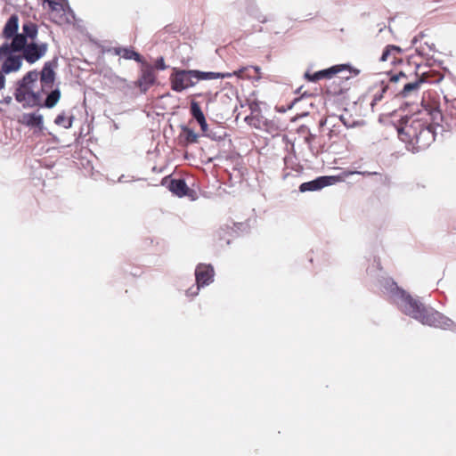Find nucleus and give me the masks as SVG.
<instances>
[{"label": "nucleus", "mask_w": 456, "mask_h": 456, "mask_svg": "<svg viewBox=\"0 0 456 456\" xmlns=\"http://www.w3.org/2000/svg\"><path fill=\"white\" fill-rule=\"evenodd\" d=\"M171 88L182 92L196 84L194 70L174 69L170 76Z\"/></svg>", "instance_id": "9"}, {"label": "nucleus", "mask_w": 456, "mask_h": 456, "mask_svg": "<svg viewBox=\"0 0 456 456\" xmlns=\"http://www.w3.org/2000/svg\"><path fill=\"white\" fill-rule=\"evenodd\" d=\"M354 174H359V172L346 170V171H343L338 175L320 176L313 181L301 183V185L299 186V190L302 192L309 191H319L324 187L333 185L338 183L344 182L346 178H347L348 176H350L351 175H354Z\"/></svg>", "instance_id": "7"}, {"label": "nucleus", "mask_w": 456, "mask_h": 456, "mask_svg": "<svg viewBox=\"0 0 456 456\" xmlns=\"http://www.w3.org/2000/svg\"><path fill=\"white\" fill-rule=\"evenodd\" d=\"M347 71L350 74L349 67L347 65H336L329 69L320 70L311 75L305 74V77L312 82L320 79L328 78L324 86V95L326 100H330L332 97L341 96L349 89L348 79L349 75L337 76L338 73Z\"/></svg>", "instance_id": "5"}, {"label": "nucleus", "mask_w": 456, "mask_h": 456, "mask_svg": "<svg viewBox=\"0 0 456 456\" xmlns=\"http://www.w3.org/2000/svg\"><path fill=\"white\" fill-rule=\"evenodd\" d=\"M314 138H315L314 134H309L305 137V141L306 143H308L310 145L312 143V142L314 140Z\"/></svg>", "instance_id": "27"}, {"label": "nucleus", "mask_w": 456, "mask_h": 456, "mask_svg": "<svg viewBox=\"0 0 456 456\" xmlns=\"http://www.w3.org/2000/svg\"><path fill=\"white\" fill-rule=\"evenodd\" d=\"M12 102V97L8 96L4 99L5 103H10Z\"/></svg>", "instance_id": "30"}, {"label": "nucleus", "mask_w": 456, "mask_h": 456, "mask_svg": "<svg viewBox=\"0 0 456 456\" xmlns=\"http://www.w3.org/2000/svg\"><path fill=\"white\" fill-rule=\"evenodd\" d=\"M12 42L9 45L4 43L0 46V61H2V71L5 74L17 71L22 65V58L20 55H14Z\"/></svg>", "instance_id": "8"}, {"label": "nucleus", "mask_w": 456, "mask_h": 456, "mask_svg": "<svg viewBox=\"0 0 456 456\" xmlns=\"http://www.w3.org/2000/svg\"><path fill=\"white\" fill-rule=\"evenodd\" d=\"M182 134L184 136L187 143H195L198 142L199 135L187 126L182 127Z\"/></svg>", "instance_id": "21"}, {"label": "nucleus", "mask_w": 456, "mask_h": 456, "mask_svg": "<svg viewBox=\"0 0 456 456\" xmlns=\"http://www.w3.org/2000/svg\"><path fill=\"white\" fill-rule=\"evenodd\" d=\"M22 28L23 29H26V28H37V25L35 24H32V23H25L22 25Z\"/></svg>", "instance_id": "28"}, {"label": "nucleus", "mask_w": 456, "mask_h": 456, "mask_svg": "<svg viewBox=\"0 0 456 456\" xmlns=\"http://www.w3.org/2000/svg\"><path fill=\"white\" fill-rule=\"evenodd\" d=\"M410 46L414 47L419 54L423 56L436 51L435 40L423 32L412 37Z\"/></svg>", "instance_id": "10"}, {"label": "nucleus", "mask_w": 456, "mask_h": 456, "mask_svg": "<svg viewBox=\"0 0 456 456\" xmlns=\"http://www.w3.org/2000/svg\"><path fill=\"white\" fill-rule=\"evenodd\" d=\"M44 7L48 9L50 20L54 24L63 28L74 26V16L65 0H44Z\"/></svg>", "instance_id": "6"}, {"label": "nucleus", "mask_w": 456, "mask_h": 456, "mask_svg": "<svg viewBox=\"0 0 456 456\" xmlns=\"http://www.w3.org/2000/svg\"><path fill=\"white\" fill-rule=\"evenodd\" d=\"M37 31L23 30L22 33H17L18 30H3V35L5 39H12V49L22 51L27 62L33 64L44 57L48 50L46 43L37 42Z\"/></svg>", "instance_id": "3"}, {"label": "nucleus", "mask_w": 456, "mask_h": 456, "mask_svg": "<svg viewBox=\"0 0 456 456\" xmlns=\"http://www.w3.org/2000/svg\"><path fill=\"white\" fill-rule=\"evenodd\" d=\"M5 86V77L4 75V72L0 70V90L4 88Z\"/></svg>", "instance_id": "26"}, {"label": "nucleus", "mask_w": 456, "mask_h": 456, "mask_svg": "<svg viewBox=\"0 0 456 456\" xmlns=\"http://www.w3.org/2000/svg\"><path fill=\"white\" fill-rule=\"evenodd\" d=\"M250 69H253L256 75L260 74V68L258 66H251V67H243L238 70L233 71L232 73H231L232 77L236 76L237 77L242 78V79L250 78L253 77L248 73V70Z\"/></svg>", "instance_id": "19"}, {"label": "nucleus", "mask_w": 456, "mask_h": 456, "mask_svg": "<svg viewBox=\"0 0 456 456\" xmlns=\"http://www.w3.org/2000/svg\"><path fill=\"white\" fill-rule=\"evenodd\" d=\"M425 81V79L423 77L416 80L415 82H411V83H406L403 87V90L401 92V94H403V96L406 97L408 96L411 92L413 91H416L419 88V86Z\"/></svg>", "instance_id": "20"}, {"label": "nucleus", "mask_w": 456, "mask_h": 456, "mask_svg": "<svg viewBox=\"0 0 456 456\" xmlns=\"http://www.w3.org/2000/svg\"><path fill=\"white\" fill-rule=\"evenodd\" d=\"M57 62L49 61L45 62L42 69L28 71L14 85L13 96L23 108L46 107L53 108L61 99V90H51L56 78L55 68Z\"/></svg>", "instance_id": "1"}, {"label": "nucleus", "mask_w": 456, "mask_h": 456, "mask_svg": "<svg viewBox=\"0 0 456 456\" xmlns=\"http://www.w3.org/2000/svg\"><path fill=\"white\" fill-rule=\"evenodd\" d=\"M403 50L401 47L388 45L384 49L379 61L382 62H388L391 65H395L402 62Z\"/></svg>", "instance_id": "12"}, {"label": "nucleus", "mask_w": 456, "mask_h": 456, "mask_svg": "<svg viewBox=\"0 0 456 456\" xmlns=\"http://www.w3.org/2000/svg\"><path fill=\"white\" fill-rule=\"evenodd\" d=\"M214 275L215 271L211 265L200 264L195 270L197 290L200 287L210 284L213 281Z\"/></svg>", "instance_id": "11"}, {"label": "nucleus", "mask_w": 456, "mask_h": 456, "mask_svg": "<svg viewBox=\"0 0 456 456\" xmlns=\"http://www.w3.org/2000/svg\"><path fill=\"white\" fill-rule=\"evenodd\" d=\"M400 308L403 314L424 325L440 329H447L452 325L450 319L432 308L426 307L422 303L404 291L401 292Z\"/></svg>", "instance_id": "2"}, {"label": "nucleus", "mask_w": 456, "mask_h": 456, "mask_svg": "<svg viewBox=\"0 0 456 456\" xmlns=\"http://www.w3.org/2000/svg\"><path fill=\"white\" fill-rule=\"evenodd\" d=\"M20 121L28 127H37L39 130L43 129V116L41 114L26 113L22 115Z\"/></svg>", "instance_id": "15"}, {"label": "nucleus", "mask_w": 456, "mask_h": 456, "mask_svg": "<svg viewBox=\"0 0 456 456\" xmlns=\"http://www.w3.org/2000/svg\"><path fill=\"white\" fill-rule=\"evenodd\" d=\"M169 190L175 195L182 197L185 196L189 188L183 179H173L169 183Z\"/></svg>", "instance_id": "17"}, {"label": "nucleus", "mask_w": 456, "mask_h": 456, "mask_svg": "<svg viewBox=\"0 0 456 456\" xmlns=\"http://www.w3.org/2000/svg\"><path fill=\"white\" fill-rule=\"evenodd\" d=\"M381 98H382V94H380L379 96L375 95L374 99H373V102L380 101Z\"/></svg>", "instance_id": "29"}, {"label": "nucleus", "mask_w": 456, "mask_h": 456, "mask_svg": "<svg viewBox=\"0 0 456 456\" xmlns=\"http://www.w3.org/2000/svg\"><path fill=\"white\" fill-rule=\"evenodd\" d=\"M194 76L196 83L200 80H210V79H217V78H224L231 77L232 74H223V73H216V72H202L194 70Z\"/></svg>", "instance_id": "18"}, {"label": "nucleus", "mask_w": 456, "mask_h": 456, "mask_svg": "<svg viewBox=\"0 0 456 456\" xmlns=\"http://www.w3.org/2000/svg\"><path fill=\"white\" fill-rule=\"evenodd\" d=\"M405 75L400 71L398 74L390 77V82H397L400 78H405Z\"/></svg>", "instance_id": "25"}, {"label": "nucleus", "mask_w": 456, "mask_h": 456, "mask_svg": "<svg viewBox=\"0 0 456 456\" xmlns=\"http://www.w3.org/2000/svg\"><path fill=\"white\" fill-rule=\"evenodd\" d=\"M190 112L191 115L196 119V121L200 126V128L203 133L208 131V123L204 113L201 110L200 103L196 101H191L190 104Z\"/></svg>", "instance_id": "14"}, {"label": "nucleus", "mask_w": 456, "mask_h": 456, "mask_svg": "<svg viewBox=\"0 0 456 456\" xmlns=\"http://www.w3.org/2000/svg\"><path fill=\"white\" fill-rule=\"evenodd\" d=\"M155 68L157 69L164 70L167 69V65L165 63V61L163 57L159 58L155 62Z\"/></svg>", "instance_id": "24"}, {"label": "nucleus", "mask_w": 456, "mask_h": 456, "mask_svg": "<svg viewBox=\"0 0 456 456\" xmlns=\"http://www.w3.org/2000/svg\"><path fill=\"white\" fill-rule=\"evenodd\" d=\"M54 123L57 126H61L64 128H69L72 126V117L67 118L63 113L59 114L55 119Z\"/></svg>", "instance_id": "22"}, {"label": "nucleus", "mask_w": 456, "mask_h": 456, "mask_svg": "<svg viewBox=\"0 0 456 456\" xmlns=\"http://www.w3.org/2000/svg\"><path fill=\"white\" fill-rule=\"evenodd\" d=\"M4 28H19V17L17 14H12L5 23Z\"/></svg>", "instance_id": "23"}, {"label": "nucleus", "mask_w": 456, "mask_h": 456, "mask_svg": "<svg viewBox=\"0 0 456 456\" xmlns=\"http://www.w3.org/2000/svg\"><path fill=\"white\" fill-rule=\"evenodd\" d=\"M398 136L407 144L408 150L419 151L431 145L436 139V133L430 124L414 119L398 130Z\"/></svg>", "instance_id": "4"}, {"label": "nucleus", "mask_w": 456, "mask_h": 456, "mask_svg": "<svg viewBox=\"0 0 456 456\" xmlns=\"http://www.w3.org/2000/svg\"><path fill=\"white\" fill-rule=\"evenodd\" d=\"M156 81V75L151 66L147 65L142 69V74L136 82L137 86L145 93Z\"/></svg>", "instance_id": "13"}, {"label": "nucleus", "mask_w": 456, "mask_h": 456, "mask_svg": "<svg viewBox=\"0 0 456 456\" xmlns=\"http://www.w3.org/2000/svg\"><path fill=\"white\" fill-rule=\"evenodd\" d=\"M110 51H112L114 54L121 56L126 60H134L137 62L142 61L141 54L133 48L114 47Z\"/></svg>", "instance_id": "16"}]
</instances>
